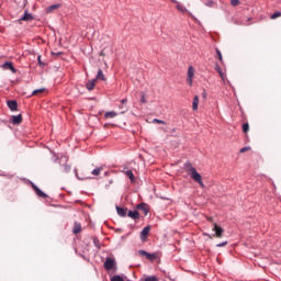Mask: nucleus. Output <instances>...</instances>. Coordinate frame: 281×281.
I'll return each instance as SVG.
<instances>
[{
	"label": "nucleus",
	"instance_id": "26",
	"mask_svg": "<svg viewBox=\"0 0 281 281\" xmlns=\"http://www.w3.org/2000/svg\"><path fill=\"white\" fill-rule=\"evenodd\" d=\"M111 281H124V278H122L120 274H115Z\"/></svg>",
	"mask_w": 281,
	"mask_h": 281
},
{
	"label": "nucleus",
	"instance_id": "37",
	"mask_svg": "<svg viewBox=\"0 0 281 281\" xmlns=\"http://www.w3.org/2000/svg\"><path fill=\"white\" fill-rule=\"evenodd\" d=\"M126 102H128L127 99H122V100H121V104H126Z\"/></svg>",
	"mask_w": 281,
	"mask_h": 281
},
{
	"label": "nucleus",
	"instance_id": "43",
	"mask_svg": "<svg viewBox=\"0 0 281 281\" xmlns=\"http://www.w3.org/2000/svg\"><path fill=\"white\" fill-rule=\"evenodd\" d=\"M94 245H98V239H94Z\"/></svg>",
	"mask_w": 281,
	"mask_h": 281
},
{
	"label": "nucleus",
	"instance_id": "2",
	"mask_svg": "<svg viewBox=\"0 0 281 281\" xmlns=\"http://www.w3.org/2000/svg\"><path fill=\"white\" fill-rule=\"evenodd\" d=\"M194 67L189 66L188 72H187V82L189 87H192L193 80H194Z\"/></svg>",
	"mask_w": 281,
	"mask_h": 281
},
{
	"label": "nucleus",
	"instance_id": "10",
	"mask_svg": "<svg viewBox=\"0 0 281 281\" xmlns=\"http://www.w3.org/2000/svg\"><path fill=\"white\" fill-rule=\"evenodd\" d=\"M3 69H9V71H12V74H16V68L12 64V61H7L2 65Z\"/></svg>",
	"mask_w": 281,
	"mask_h": 281
},
{
	"label": "nucleus",
	"instance_id": "4",
	"mask_svg": "<svg viewBox=\"0 0 281 281\" xmlns=\"http://www.w3.org/2000/svg\"><path fill=\"white\" fill-rule=\"evenodd\" d=\"M138 256H144L147 260H150V262L157 260V254H150L146 250H138Z\"/></svg>",
	"mask_w": 281,
	"mask_h": 281
},
{
	"label": "nucleus",
	"instance_id": "35",
	"mask_svg": "<svg viewBox=\"0 0 281 281\" xmlns=\"http://www.w3.org/2000/svg\"><path fill=\"white\" fill-rule=\"evenodd\" d=\"M247 150H249V147H243L239 153H247Z\"/></svg>",
	"mask_w": 281,
	"mask_h": 281
},
{
	"label": "nucleus",
	"instance_id": "8",
	"mask_svg": "<svg viewBox=\"0 0 281 281\" xmlns=\"http://www.w3.org/2000/svg\"><path fill=\"white\" fill-rule=\"evenodd\" d=\"M148 234H150V226H146L145 228H143V231L140 232V240L143 243H145V240L148 238Z\"/></svg>",
	"mask_w": 281,
	"mask_h": 281
},
{
	"label": "nucleus",
	"instance_id": "18",
	"mask_svg": "<svg viewBox=\"0 0 281 281\" xmlns=\"http://www.w3.org/2000/svg\"><path fill=\"white\" fill-rule=\"evenodd\" d=\"M104 117H105V120H109V117L110 119L117 117V112H115V111L105 112Z\"/></svg>",
	"mask_w": 281,
	"mask_h": 281
},
{
	"label": "nucleus",
	"instance_id": "25",
	"mask_svg": "<svg viewBox=\"0 0 281 281\" xmlns=\"http://www.w3.org/2000/svg\"><path fill=\"white\" fill-rule=\"evenodd\" d=\"M100 172H102V167L95 168L91 171V175H93L94 177L100 176Z\"/></svg>",
	"mask_w": 281,
	"mask_h": 281
},
{
	"label": "nucleus",
	"instance_id": "1",
	"mask_svg": "<svg viewBox=\"0 0 281 281\" xmlns=\"http://www.w3.org/2000/svg\"><path fill=\"white\" fill-rule=\"evenodd\" d=\"M184 170L191 177V179L195 181V183H199L200 188H205L201 173L196 172V168L192 166V162L190 161L184 162Z\"/></svg>",
	"mask_w": 281,
	"mask_h": 281
},
{
	"label": "nucleus",
	"instance_id": "27",
	"mask_svg": "<svg viewBox=\"0 0 281 281\" xmlns=\"http://www.w3.org/2000/svg\"><path fill=\"white\" fill-rule=\"evenodd\" d=\"M216 55L218 60H221L223 63V54L221 53V50L218 48H216Z\"/></svg>",
	"mask_w": 281,
	"mask_h": 281
},
{
	"label": "nucleus",
	"instance_id": "29",
	"mask_svg": "<svg viewBox=\"0 0 281 281\" xmlns=\"http://www.w3.org/2000/svg\"><path fill=\"white\" fill-rule=\"evenodd\" d=\"M207 8H212L214 5V0H207L205 3H204Z\"/></svg>",
	"mask_w": 281,
	"mask_h": 281
},
{
	"label": "nucleus",
	"instance_id": "5",
	"mask_svg": "<svg viewBox=\"0 0 281 281\" xmlns=\"http://www.w3.org/2000/svg\"><path fill=\"white\" fill-rule=\"evenodd\" d=\"M60 161H63V168H61V172H71V166L67 165V156L61 155L60 156Z\"/></svg>",
	"mask_w": 281,
	"mask_h": 281
},
{
	"label": "nucleus",
	"instance_id": "44",
	"mask_svg": "<svg viewBox=\"0 0 281 281\" xmlns=\"http://www.w3.org/2000/svg\"><path fill=\"white\" fill-rule=\"evenodd\" d=\"M55 161H58V156H56Z\"/></svg>",
	"mask_w": 281,
	"mask_h": 281
},
{
	"label": "nucleus",
	"instance_id": "40",
	"mask_svg": "<svg viewBox=\"0 0 281 281\" xmlns=\"http://www.w3.org/2000/svg\"><path fill=\"white\" fill-rule=\"evenodd\" d=\"M204 236H209V238H212V236L210 234H206V233L204 234Z\"/></svg>",
	"mask_w": 281,
	"mask_h": 281
},
{
	"label": "nucleus",
	"instance_id": "22",
	"mask_svg": "<svg viewBox=\"0 0 281 281\" xmlns=\"http://www.w3.org/2000/svg\"><path fill=\"white\" fill-rule=\"evenodd\" d=\"M94 80H105V78H104V72L102 71V69H99L98 70V74H97V77H95V79Z\"/></svg>",
	"mask_w": 281,
	"mask_h": 281
},
{
	"label": "nucleus",
	"instance_id": "31",
	"mask_svg": "<svg viewBox=\"0 0 281 281\" xmlns=\"http://www.w3.org/2000/svg\"><path fill=\"white\" fill-rule=\"evenodd\" d=\"M281 16V12L280 11H277L274 12L272 15H271V19H278Z\"/></svg>",
	"mask_w": 281,
	"mask_h": 281
},
{
	"label": "nucleus",
	"instance_id": "12",
	"mask_svg": "<svg viewBox=\"0 0 281 281\" xmlns=\"http://www.w3.org/2000/svg\"><path fill=\"white\" fill-rule=\"evenodd\" d=\"M19 21H34V15L27 11H24L23 16H21Z\"/></svg>",
	"mask_w": 281,
	"mask_h": 281
},
{
	"label": "nucleus",
	"instance_id": "39",
	"mask_svg": "<svg viewBox=\"0 0 281 281\" xmlns=\"http://www.w3.org/2000/svg\"><path fill=\"white\" fill-rule=\"evenodd\" d=\"M172 3H176V5H177V3H179V1H177V0H170Z\"/></svg>",
	"mask_w": 281,
	"mask_h": 281
},
{
	"label": "nucleus",
	"instance_id": "30",
	"mask_svg": "<svg viewBox=\"0 0 281 281\" xmlns=\"http://www.w3.org/2000/svg\"><path fill=\"white\" fill-rule=\"evenodd\" d=\"M233 7L240 5V0H231Z\"/></svg>",
	"mask_w": 281,
	"mask_h": 281
},
{
	"label": "nucleus",
	"instance_id": "3",
	"mask_svg": "<svg viewBox=\"0 0 281 281\" xmlns=\"http://www.w3.org/2000/svg\"><path fill=\"white\" fill-rule=\"evenodd\" d=\"M104 269L106 271H112V269H115V259L108 257L104 261Z\"/></svg>",
	"mask_w": 281,
	"mask_h": 281
},
{
	"label": "nucleus",
	"instance_id": "15",
	"mask_svg": "<svg viewBox=\"0 0 281 281\" xmlns=\"http://www.w3.org/2000/svg\"><path fill=\"white\" fill-rule=\"evenodd\" d=\"M127 216L130 218H133V221H137L139 218V212L138 211H128Z\"/></svg>",
	"mask_w": 281,
	"mask_h": 281
},
{
	"label": "nucleus",
	"instance_id": "42",
	"mask_svg": "<svg viewBox=\"0 0 281 281\" xmlns=\"http://www.w3.org/2000/svg\"><path fill=\"white\" fill-rule=\"evenodd\" d=\"M94 245H98V239H94Z\"/></svg>",
	"mask_w": 281,
	"mask_h": 281
},
{
	"label": "nucleus",
	"instance_id": "28",
	"mask_svg": "<svg viewBox=\"0 0 281 281\" xmlns=\"http://www.w3.org/2000/svg\"><path fill=\"white\" fill-rule=\"evenodd\" d=\"M243 131H244V133H248L249 132V123H244L243 124Z\"/></svg>",
	"mask_w": 281,
	"mask_h": 281
},
{
	"label": "nucleus",
	"instance_id": "23",
	"mask_svg": "<svg viewBox=\"0 0 281 281\" xmlns=\"http://www.w3.org/2000/svg\"><path fill=\"white\" fill-rule=\"evenodd\" d=\"M81 229H82V226L78 223H75V226L72 228L74 234H80Z\"/></svg>",
	"mask_w": 281,
	"mask_h": 281
},
{
	"label": "nucleus",
	"instance_id": "21",
	"mask_svg": "<svg viewBox=\"0 0 281 281\" xmlns=\"http://www.w3.org/2000/svg\"><path fill=\"white\" fill-rule=\"evenodd\" d=\"M192 109L193 111H196V109H199V95H195L193 98Z\"/></svg>",
	"mask_w": 281,
	"mask_h": 281
},
{
	"label": "nucleus",
	"instance_id": "9",
	"mask_svg": "<svg viewBox=\"0 0 281 281\" xmlns=\"http://www.w3.org/2000/svg\"><path fill=\"white\" fill-rule=\"evenodd\" d=\"M213 232H215L216 238H222L223 237V232H224L223 227L214 224Z\"/></svg>",
	"mask_w": 281,
	"mask_h": 281
},
{
	"label": "nucleus",
	"instance_id": "11",
	"mask_svg": "<svg viewBox=\"0 0 281 281\" xmlns=\"http://www.w3.org/2000/svg\"><path fill=\"white\" fill-rule=\"evenodd\" d=\"M7 104L10 111H16L19 109V103L16 102V100H9Z\"/></svg>",
	"mask_w": 281,
	"mask_h": 281
},
{
	"label": "nucleus",
	"instance_id": "24",
	"mask_svg": "<svg viewBox=\"0 0 281 281\" xmlns=\"http://www.w3.org/2000/svg\"><path fill=\"white\" fill-rule=\"evenodd\" d=\"M176 8L179 10V12H188V9L180 2H177Z\"/></svg>",
	"mask_w": 281,
	"mask_h": 281
},
{
	"label": "nucleus",
	"instance_id": "6",
	"mask_svg": "<svg viewBox=\"0 0 281 281\" xmlns=\"http://www.w3.org/2000/svg\"><path fill=\"white\" fill-rule=\"evenodd\" d=\"M32 188L35 192V194L37 196H40V199H47V195L45 192H43V190H41L38 187H36V184L32 183Z\"/></svg>",
	"mask_w": 281,
	"mask_h": 281
},
{
	"label": "nucleus",
	"instance_id": "33",
	"mask_svg": "<svg viewBox=\"0 0 281 281\" xmlns=\"http://www.w3.org/2000/svg\"><path fill=\"white\" fill-rule=\"evenodd\" d=\"M153 123H154V124H166L165 121H161V120H159V119H154V120H153Z\"/></svg>",
	"mask_w": 281,
	"mask_h": 281
},
{
	"label": "nucleus",
	"instance_id": "36",
	"mask_svg": "<svg viewBox=\"0 0 281 281\" xmlns=\"http://www.w3.org/2000/svg\"><path fill=\"white\" fill-rule=\"evenodd\" d=\"M140 102H142V104H146V97L143 95V97L140 98Z\"/></svg>",
	"mask_w": 281,
	"mask_h": 281
},
{
	"label": "nucleus",
	"instance_id": "34",
	"mask_svg": "<svg viewBox=\"0 0 281 281\" xmlns=\"http://www.w3.org/2000/svg\"><path fill=\"white\" fill-rule=\"evenodd\" d=\"M227 245V241H222L220 244H216V247H225Z\"/></svg>",
	"mask_w": 281,
	"mask_h": 281
},
{
	"label": "nucleus",
	"instance_id": "17",
	"mask_svg": "<svg viewBox=\"0 0 281 281\" xmlns=\"http://www.w3.org/2000/svg\"><path fill=\"white\" fill-rule=\"evenodd\" d=\"M58 8H60V3L52 4L46 8V13L49 14L50 12H54V10H58Z\"/></svg>",
	"mask_w": 281,
	"mask_h": 281
},
{
	"label": "nucleus",
	"instance_id": "16",
	"mask_svg": "<svg viewBox=\"0 0 281 281\" xmlns=\"http://www.w3.org/2000/svg\"><path fill=\"white\" fill-rule=\"evenodd\" d=\"M215 71L220 74V77L222 78L223 82H225V74H223V69H221V65L215 64Z\"/></svg>",
	"mask_w": 281,
	"mask_h": 281
},
{
	"label": "nucleus",
	"instance_id": "14",
	"mask_svg": "<svg viewBox=\"0 0 281 281\" xmlns=\"http://www.w3.org/2000/svg\"><path fill=\"white\" fill-rule=\"evenodd\" d=\"M95 82H97V79L89 80L86 83V89H88L89 91H93V89H95Z\"/></svg>",
	"mask_w": 281,
	"mask_h": 281
},
{
	"label": "nucleus",
	"instance_id": "20",
	"mask_svg": "<svg viewBox=\"0 0 281 281\" xmlns=\"http://www.w3.org/2000/svg\"><path fill=\"white\" fill-rule=\"evenodd\" d=\"M116 212H117L119 216H122V217L126 216V214H127V210L124 207H120V206H116Z\"/></svg>",
	"mask_w": 281,
	"mask_h": 281
},
{
	"label": "nucleus",
	"instance_id": "7",
	"mask_svg": "<svg viewBox=\"0 0 281 281\" xmlns=\"http://www.w3.org/2000/svg\"><path fill=\"white\" fill-rule=\"evenodd\" d=\"M137 210H139L140 212H144L145 216H148V212H150V209L148 207V204L142 202L139 204H137Z\"/></svg>",
	"mask_w": 281,
	"mask_h": 281
},
{
	"label": "nucleus",
	"instance_id": "45",
	"mask_svg": "<svg viewBox=\"0 0 281 281\" xmlns=\"http://www.w3.org/2000/svg\"><path fill=\"white\" fill-rule=\"evenodd\" d=\"M119 109H124V106L120 105Z\"/></svg>",
	"mask_w": 281,
	"mask_h": 281
},
{
	"label": "nucleus",
	"instance_id": "19",
	"mask_svg": "<svg viewBox=\"0 0 281 281\" xmlns=\"http://www.w3.org/2000/svg\"><path fill=\"white\" fill-rule=\"evenodd\" d=\"M126 177H128L131 183H135V175L133 173V170L125 171Z\"/></svg>",
	"mask_w": 281,
	"mask_h": 281
},
{
	"label": "nucleus",
	"instance_id": "32",
	"mask_svg": "<svg viewBox=\"0 0 281 281\" xmlns=\"http://www.w3.org/2000/svg\"><path fill=\"white\" fill-rule=\"evenodd\" d=\"M43 91H45L44 88H42V89H36V90L33 91L32 95H36V93H43Z\"/></svg>",
	"mask_w": 281,
	"mask_h": 281
},
{
	"label": "nucleus",
	"instance_id": "13",
	"mask_svg": "<svg viewBox=\"0 0 281 281\" xmlns=\"http://www.w3.org/2000/svg\"><path fill=\"white\" fill-rule=\"evenodd\" d=\"M12 124L19 125L21 122H23V116L21 114L12 115Z\"/></svg>",
	"mask_w": 281,
	"mask_h": 281
},
{
	"label": "nucleus",
	"instance_id": "41",
	"mask_svg": "<svg viewBox=\"0 0 281 281\" xmlns=\"http://www.w3.org/2000/svg\"><path fill=\"white\" fill-rule=\"evenodd\" d=\"M206 95H207V94H206L205 92H203V98H206Z\"/></svg>",
	"mask_w": 281,
	"mask_h": 281
},
{
	"label": "nucleus",
	"instance_id": "38",
	"mask_svg": "<svg viewBox=\"0 0 281 281\" xmlns=\"http://www.w3.org/2000/svg\"><path fill=\"white\" fill-rule=\"evenodd\" d=\"M38 65H44L43 61H41V55L37 56Z\"/></svg>",
	"mask_w": 281,
	"mask_h": 281
}]
</instances>
